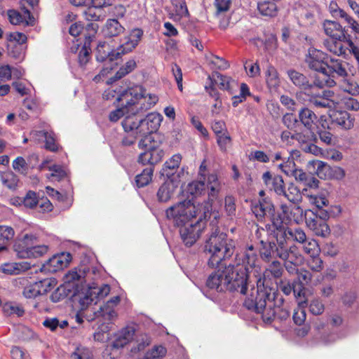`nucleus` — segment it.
<instances>
[{
	"label": "nucleus",
	"mask_w": 359,
	"mask_h": 359,
	"mask_svg": "<svg viewBox=\"0 0 359 359\" xmlns=\"http://www.w3.org/2000/svg\"><path fill=\"white\" fill-rule=\"evenodd\" d=\"M217 271L211 273L206 285L211 290L218 292L224 290H237L243 294H247V280L252 275L257 278L260 275L261 268L259 259L252 245L248 246L243 256H237L233 264H229L224 267L221 264Z\"/></svg>",
	"instance_id": "1"
},
{
	"label": "nucleus",
	"mask_w": 359,
	"mask_h": 359,
	"mask_svg": "<svg viewBox=\"0 0 359 359\" xmlns=\"http://www.w3.org/2000/svg\"><path fill=\"white\" fill-rule=\"evenodd\" d=\"M167 219L180 229V233L186 245H192L200 236L203 228V219L213 217L217 220L219 210L212 211L209 202L198 204L197 206L191 200L178 202L165 211Z\"/></svg>",
	"instance_id": "2"
},
{
	"label": "nucleus",
	"mask_w": 359,
	"mask_h": 359,
	"mask_svg": "<svg viewBox=\"0 0 359 359\" xmlns=\"http://www.w3.org/2000/svg\"><path fill=\"white\" fill-rule=\"evenodd\" d=\"M131 93H126L118 97L119 108L110 112L109 118L112 122H116L128 114H138L148 110L158 102L156 95L148 93L142 86H133Z\"/></svg>",
	"instance_id": "3"
},
{
	"label": "nucleus",
	"mask_w": 359,
	"mask_h": 359,
	"mask_svg": "<svg viewBox=\"0 0 359 359\" xmlns=\"http://www.w3.org/2000/svg\"><path fill=\"white\" fill-rule=\"evenodd\" d=\"M252 211L259 219L267 217L271 221L272 225L277 231L285 229L284 222H294L299 224L303 221L304 210L299 206L281 205L280 212L275 213L274 206L269 198H262L252 205Z\"/></svg>",
	"instance_id": "4"
},
{
	"label": "nucleus",
	"mask_w": 359,
	"mask_h": 359,
	"mask_svg": "<svg viewBox=\"0 0 359 359\" xmlns=\"http://www.w3.org/2000/svg\"><path fill=\"white\" fill-rule=\"evenodd\" d=\"M257 289L252 288L250 297H247L244 306L262 314L263 320L270 323L275 317L273 309L274 294L273 289L265 285V278L261 274L256 278Z\"/></svg>",
	"instance_id": "5"
},
{
	"label": "nucleus",
	"mask_w": 359,
	"mask_h": 359,
	"mask_svg": "<svg viewBox=\"0 0 359 359\" xmlns=\"http://www.w3.org/2000/svg\"><path fill=\"white\" fill-rule=\"evenodd\" d=\"M236 242L229 238L224 233L215 229L206 241L205 250L209 253L208 265L211 267L218 266L234 253Z\"/></svg>",
	"instance_id": "6"
},
{
	"label": "nucleus",
	"mask_w": 359,
	"mask_h": 359,
	"mask_svg": "<svg viewBox=\"0 0 359 359\" xmlns=\"http://www.w3.org/2000/svg\"><path fill=\"white\" fill-rule=\"evenodd\" d=\"M143 35V31L140 29H133L130 34L124 38L120 46L115 50L109 51V48L105 50L106 43H100L97 46V59L101 62H112L114 60L123 55L133 51L140 41Z\"/></svg>",
	"instance_id": "7"
},
{
	"label": "nucleus",
	"mask_w": 359,
	"mask_h": 359,
	"mask_svg": "<svg viewBox=\"0 0 359 359\" xmlns=\"http://www.w3.org/2000/svg\"><path fill=\"white\" fill-rule=\"evenodd\" d=\"M327 58L326 54L320 50L315 48L309 50L306 62L310 69L317 72L313 83L319 88L332 87L336 84L335 81L328 74L325 67V62Z\"/></svg>",
	"instance_id": "8"
},
{
	"label": "nucleus",
	"mask_w": 359,
	"mask_h": 359,
	"mask_svg": "<svg viewBox=\"0 0 359 359\" xmlns=\"http://www.w3.org/2000/svg\"><path fill=\"white\" fill-rule=\"evenodd\" d=\"M74 294V301L77 302L81 310L87 309L93 304L97 302L110 292V287L108 285H102L98 287L96 284H86L81 285V288H76Z\"/></svg>",
	"instance_id": "9"
},
{
	"label": "nucleus",
	"mask_w": 359,
	"mask_h": 359,
	"mask_svg": "<svg viewBox=\"0 0 359 359\" xmlns=\"http://www.w3.org/2000/svg\"><path fill=\"white\" fill-rule=\"evenodd\" d=\"M138 146L144 150L138 158L139 163L142 165H154L162 160L164 151L161 147V141L156 140V135L144 137L140 141Z\"/></svg>",
	"instance_id": "10"
},
{
	"label": "nucleus",
	"mask_w": 359,
	"mask_h": 359,
	"mask_svg": "<svg viewBox=\"0 0 359 359\" xmlns=\"http://www.w3.org/2000/svg\"><path fill=\"white\" fill-rule=\"evenodd\" d=\"M283 238L278 239V245L276 247V256L285 261V267L288 273H297V266L304 262V257L295 245L288 246L285 245Z\"/></svg>",
	"instance_id": "11"
},
{
	"label": "nucleus",
	"mask_w": 359,
	"mask_h": 359,
	"mask_svg": "<svg viewBox=\"0 0 359 359\" xmlns=\"http://www.w3.org/2000/svg\"><path fill=\"white\" fill-rule=\"evenodd\" d=\"M135 329L132 327L123 328L114 335L111 344L107 346L104 351L105 356L111 359L116 358L119 354V350L130 343L134 338Z\"/></svg>",
	"instance_id": "12"
},
{
	"label": "nucleus",
	"mask_w": 359,
	"mask_h": 359,
	"mask_svg": "<svg viewBox=\"0 0 359 359\" xmlns=\"http://www.w3.org/2000/svg\"><path fill=\"white\" fill-rule=\"evenodd\" d=\"M205 180V187L208 189V201L212 205V211L216 209V203L220 205V200L218 198L219 192L222 190V184L215 173L208 175L207 179Z\"/></svg>",
	"instance_id": "13"
},
{
	"label": "nucleus",
	"mask_w": 359,
	"mask_h": 359,
	"mask_svg": "<svg viewBox=\"0 0 359 359\" xmlns=\"http://www.w3.org/2000/svg\"><path fill=\"white\" fill-rule=\"evenodd\" d=\"M305 222L306 226L318 236L326 237L330 233L328 224L325 221L320 220L313 212H311V215H308L307 211L305 212Z\"/></svg>",
	"instance_id": "14"
},
{
	"label": "nucleus",
	"mask_w": 359,
	"mask_h": 359,
	"mask_svg": "<svg viewBox=\"0 0 359 359\" xmlns=\"http://www.w3.org/2000/svg\"><path fill=\"white\" fill-rule=\"evenodd\" d=\"M72 259V255L69 252H62L53 255L42 266V270L49 273H55L65 267H67Z\"/></svg>",
	"instance_id": "15"
},
{
	"label": "nucleus",
	"mask_w": 359,
	"mask_h": 359,
	"mask_svg": "<svg viewBox=\"0 0 359 359\" xmlns=\"http://www.w3.org/2000/svg\"><path fill=\"white\" fill-rule=\"evenodd\" d=\"M347 44L348 47L345 48L342 45L341 41H326L324 43L326 49L337 55H345L346 49H348L349 52L354 55L359 62V48L355 46L351 40L347 41Z\"/></svg>",
	"instance_id": "16"
},
{
	"label": "nucleus",
	"mask_w": 359,
	"mask_h": 359,
	"mask_svg": "<svg viewBox=\"0 0 359 359\" xmlns=\"http://www.w3.org/2000/svg\"><path fill=\"white\" fill-rule=\"evenodd\" d=\"M53 282L46 278L31 283L24 288L23 294L26 298H34L43 294L52 289Z\"/></svg>",
	"instance_id": "17"
},
{
	"label": "nucleus",
	"mask_w": 359,
	"mask_h": 359,
	"mask_svg": "<svg viewBox=\"0 0 359 359\" xmlns=\"http://www.w3.org/2000/svg\"><path fill=\"white\" fill-rule=\"evenodd\" d=\"M163 116L159 113L152 112L149 114L144 118H142L139 130L143 136L153 133L156 131L161 126Z\"/></svg>",
	"instance_id": "18"
},
{
	"label": "nucleus",
	"mask_w": 359,
	"mask_h": 359,
	"mask_svg": "<svg viewBox=\"0 0 359 359\" xmlns=\"http://www.w3.org/2000/svg\"><path fill=\"white\" fill-rule=\"evenodd\" d=\"M328 74L334 81L335 75L341 78L348 76V63L339 59L330 57L325 62Z\"/></svg>",
	"instance_id": "19"
},
{
	"label": "nucleus",
	"mask_w": 359,
	"mask_h": 359,
	"mask_svg": "<svg viewBox=\"0 0 359 359\" xmlns=\"http://www.w3.org/2000/svg\"><path fill=\"white\" fill-rule=\"evenodd\" d=\"M182 161V156L180 154H176L172 156L169 159H168L162 169V175H165L168 178H171L173 175L175 176L177 180H180L185 175L184 168H182L180 171L177 173H173V171L179 168Z\"/></svg>",
	"instance_id": "20"
},
{
	"label": "nucleus",
	"mask_w": 359,
	"mask_h": 359,
	"mask_svg": "<svg viewBox=\"0 0 359 359\" xmlns=\"http://www.w3.org/2000/svg\"><path fill=\"white\" fill-rule=\"evenodd\" d=\"M180 180H177L173 175L171 178L167 179L160 187L157 192V197L161 202H167L173 195L176 188L178 187Z\"/></svg>",
	"instance_id": "21"
},
{
	"label": "nucleus",
	"mask_w": 359,
	"mask_h": 359,
	"mask_svg": "<svg viewBox=\"0 0 359 359\" xmlns=\"http://www.w3.org/2000/svg\"><path fill=\"white\" fill-rule=\"evenodd\" d=\"M311 103L317 108H336L339 100L334 96L332 91L325 90L321 96L313 97L310 100Z\"/></svg>",
	"instance_id": "22"
},
{
	"label": "nucleus",
	"mask_w": 359,
	"mask_h": 359,
	"mask_svg": "<svg viewBox=\"0 0 359 359\" xmlns=\"http://www.w3.org/2000/svg\"><path fill=\"white\" fill-rule=\"evenodd\" d=\"M262 180L266 187L276 194L284 193L285 184L283 177L278 175H272L270 172H265L262 175Z\"/></svg>",
	"instance_id": "23"
},
{
	"label": "nucleus",
	"mask_w": 359,
	"mask_h": 359,
	"mask_svg": "<svg viewBox=\"0 0 359 359\" xmlns=\"http://www.w3.org/2000/svg\"><path fill=\"white\" fill-rule=\"evenodd\" d=\"M276 241L278 243V239L283 238L285 240V245H287V241L291 238L294 241L304 243L308 239L305 232L301 229H285L276 233Z\"/></svg>",
	"instance_id": "24"
},
{
	"label": "nucleus",
	"mask_w": 359,
	"mask_h": 359,
	"mask_svg": "<svg viewBox=\"0 0 359 359\" xmlns=\"http://www.w3.org/2000/svg\"><path fill=\"white\" fill-rule=\"evenodd\" d=\"M323 26L325 34L333 40L342 41L345 38V31L339 22L325 20Z\"/></svg>",
	"instance_id": "25"
},
{
	"label": "nucleus",
	"mask_w": 359,
	"mask_h": 359,
	"mask_svg": "<svg viewBox=\"0 0 359 359\" xmlns=\"http://www.w3.org/2000/svg\"><path fill=\"white\" fill-rule=\"evenodd\" d=\"M31 264L27 262H6L0 266V271L6 275H18L29 269Z\"/></svg>",
	"instance_id": "26"
},
{
	"label": "nucleus",
	"mask_w": 359,
	"mask_h": 359,
	"mask_svg": "<svg viewBox=\"0 0 359 359\" xmlns=\"http://www.w3.org/2000/svg\"><path fill=\"white\" fill-rule=\"evenodd\" d=\"M136 114H126L122 121V126L126 133H130L132 135L143 136L139 130L142 124V118H138Z\"/></svg>",
	"instance_id": "27"
},
{
	"label": "nucleus",
	"mask_w": 359,
	"mask_h": 359,
	"mask_svg": "<svg viewBox=\"0 0 359 359\" xmlns=\"http://www.w3.org/2000/svg\"><path fill=\"white\" fill-rule=\"evenodd\" d=\"M330 117L332 122L336 123L344 128L350 129L353 126V118L346 111L330 110Z\"/></svg>",
	"instance_id": "28"
},
{
	"label": "nucleus",
	"mask_w": 359,
	"mask_h": 359,
	"mask_svg": "<svg viewBox=\"0 0 359 359\" xmlns=\"http://www.w3.org/2000/svg\"><path fill=\"white\" fill-rule=\"evenodd\" d=\"M299 119L302 124L309 131L315 130L318 117L313 111L309 108H302L299 112Z\"/></svg>",
	"instance_id": "29"
},
{
	"label": "nucleus",
	"mask_w": 359,
	"mask_h": 359,
	"mask_svg": "<svg viewBox=\"0 0 359 359\" xmlns=\"http://www.w3.org/2000/svg\"><path fill=\"white\" fill-rule=\"evenodd\" d=\"M30 138L35 141H41L44 138L46 142V149L51 151H55L57 149V145L55 144V135L53 133H48L44 131H32L30 133Z\"/></svg>",
	"instance_id": "30"
},
{
	"label": "nucleus",
	"mask_w": 359,
	"mask_h": 359,
	"mask_svg": "<svg viewBox=\"0 0 359 359\" xmlns=\"http://www.w3.org/2000/svg\"><path fill=\"white\" fill-rule=\"evenodd\" d=\"M37 242V237L33 233H25L22 235L14 246L18 257H19L20 251H28V250H30Z\"/></svg>",
	"instance_id": "31"
},
{
	"label": "nucleus",
	"mask_w": 359,
	"mask_h": 359,
	"mask_svg": "<svg viewBox=\"0 0 359 359\" xmlns=\"http://www.w3.org/2000/svg\"><path fill=\"white\" fill-rule=\"evenodd\" d=\"M125 28L116 19L107 20L103 29V34L106 37H114L123 33Z\"/></svg>",
	"instance_id": "32"
},
{
	"label": "nucleus",
	"mask_w": 359,
	"mask_h": 359,
	"mask_svg": "<svg viewBox=\"0 0 359 359\" xmlns=\"http://www.w3.org/2000/svg\"><path fill=\"white\" fill-rule=\"evenodd\" d=\"M172 12L170 13V18L174 20H180L189 15L188 8L184 0H172Z\"/></svg>",
	"instance_id": "33"
},
{
	"label": "nucleus",
	"mask_w": 359,
	"mask_h": 359,
	"mask_svg": "<svg viewBox=\"0 0 359 359\" xmlns=\"http://www.w3.org/2000/svg\"><path fill=\"white\" fill-rule=\"evenodd\" d=\"M119 302L120 297L118 296L114 297L107 302L104 307H100V310L97 312V316H101L106 320H113L116 316L114 307L116 306Z\"/></svg>",
	"instance_id": "34"
},
{
	"label": "nucleus",
	"mask_w": 359,
	"mask_h": 359,
	"mask_svg": "<svg viewBox=\"0 0 359 359\" xmlns=\"http://www.w3.org/2000/svg\"><path fill=\"white\" fill-rule=\"evenodd\" d=\"M86 270L81 269H74L69 271L65 276V282L69 284H73L78 286L79 283L81 285L86 282Z\"/></svg>",
	"instance_id": "35"
},
{
	"label": "nucleus",
	"mask_w": 359,
	"mask_h": 359,
	"mask_svg": "<svg viewBox=\"0 0 359 359\" xmlns=\"http://www.w3.org/2000/svg\"><path fill=\"white\" fill-rule=\"evenodd\" d=\"M48 249L47 245H34L28 251H20L19 257L22 259L37 258L46 255Z\"/></svg>",
	"instance_id": "36"
},
{
	"label": "nucleus",
	"mask_w": 359,
	"mask_h": 359,
	"mask_svg": "<svg viewBox=\"0 0 359 359\" xmlns=\"http://www.w3.org/2000/svg\"><path fill=\"white\" fill-rule=\"evenodd\" d=\"M136 62L134 60H130L123 65L115 74L114 77H111L107 81V83L110 84L112 82L121 79L126 74L133 72L136 67Z\"/></svg>",
	"instance_id": "37"
},
{
	"label": "nucleus",
	"mask_w": 359,
	"mask_h": 359,
	"mask_svg": "<svg viewBox=\"0 0 359 359\" xmlns=\"http://www.w3.org/2000/svg\"><path fill=\"white\" fill-rule=\"evenodd\" d=\"M133 88V87L124 89L121 86H112L104 92L103 98L107 100H112L114 99L118 103V97L120 95L126 93H131L130 90Z\"/></svg>",
	"instance_id": "38"
},
{
	"label": "nucleus",
	"mask_w": 359,
	"mask_h": 359,
	"mask_svg": "<svg viewBox=\"0 0 359 359\" xmlns=\"http://www.w3.org/2000/svg\"><path fill=\"white\" fill-rule=\"evenodd\" d=\"M83 14L85 19L88 21H102L105 18V13L102 9L93 6L86 8Z\"/></svg>",
	"instance_id": "39"
},
{
	"label": "nucleus",
	"mask_w": 359,
	"mask_h": 359,
	"mask_svg": "<svg viewBox=\"0 0 359 359\" xmlns=\"http://www.w3.org/2000/svg\"><path fill=\"white\" fill-rule=\"evenodd\" d=\"M266 82L269 88H276L280 84V79L276 69L269 65L265 72Z\"/></svg>",
	"instance_id": "40"
},
{
	"label": "nucleus",
	"mask_w": 359,
	"mask_h": 359,
	"mask_svg": "<svg viewBox=\"0 0 359 359\" xmlns=\"http://www.w3.org/2000/svg\"><path fill=\"white\" fill-rule=\"evenodd\" d=\"M298 307L294 310L293 313V320L296 325H302L306 320L305 307L307 306L306 300H298Z\"/></svg>",
	"instance_id": "41"
},
{
	"label": "nucleus",
	"mask_w": 359,
	"mask_h": 359,
	"mask_svg": "<svg viewBox=\"0 0 359 359\" xmlns=\"http://www.w3.org/2000/svg\"><path fill=\"white\" fill-rule=\"evenodd\" d=\"M260 243V255L264 260L268 262L271 258L273 253L276 254V247L278 246V243L275 244L274 243L264 242L263 241H262Z\"/></svg>",
	"instance_id": "42"
},
{
	"label": "nucleus",
	"mask_w": 359,
	"mask_h": 359,
	"mask_svg": "<svg viewBox=\"0 0 359 359\" xmlns=\"http://www.w3.org/2000/svg\"><path fill=\"white\" fill-rule=\"evenodd\" d=\"M341 89L351 95L359 94V86L352 78H343L340 84Z\"/></svg>",
	"instance_id": "43"
},
{
	"label": "nucleus",
	"mask_w": 359,
	"mask_h": 359,
	"mask_svg": "<svg viewBox=\"0 0 359 359\" xmlns=\"http://www.w3.org/2000/svg\"><path fill=\"white\" fill-rule=\"evenodd\" d=\"M284 196L288 201L293 203H297L302 200V193L300 190L293 184H289L287 189H284Z\"/></svg>",
	"instance_id": "44"
},
{
	"label": "nucleus",
	"mask_w": 359,
	"mask_h": 359,
	"mask_svg": "<svg viewBox=\"0 0 359 359\" xmlns=\"http://www.w3.org/2000/svg\"><path fill=\"white\" fill-rule=\"evenodd\" d=\"M258 10L262 15L273 17L276 15L278 9L275 3L271 1H263L258 4Z\"/></svg>",
	"instance_id": "45"
},
{
	"label": "nucleus",
	"mask_w": 359,
	"mask_h": 359,
	"mask_svg": "<svg viewBox=\"0 0 359 359\" xmlns=\"http://www.w3.org/2000/svg\"><path fill=\"white\" fill-rule=\"evenodd\" d=\"M13 236V228L8 226H0V251L5 248Z\"/></svg>",
	"instance_id": "46"
},
{
	"label": "nucleus",
	"mask_w": 359,
	"mask_h": 359,
	"mask_svg": "<svg viewBox=\"0 0 359 359\" xmlns=\"http://www.w3.org/2000/svg\"><path fill=\"white\" fill-rule=\"evenodd\" d=\"M287 75L290 81L297 86L306 89L309 86L308 81L302 74L294 71L288 70Z\"/></svg>",
	"instance_id": "47"
},
{
	"label": "nucleus",
	"mask_w": 359,
	"mask_h": 359,
	"mask_svg": "<svg viewBox=\"0 0 359 359\" xmlns=\"http://www.w3.org/2000/svg\"><path fill=\"white\" fill-rule=\"evenodd\" d=\"M303 244V250L309 257L319 255L320 249L317 241L314 239H308Z\"/></svg>",
	"instance_id": "48"
},
{
	"label": "nucleus",
	"mask_w": 359,
	"mask_h": 359,
	"mask_svg": "<svg viewBox=\"0 0 359 359\" xmlns=\"http://www.w3.org/2000/svg\"><path fill=\"white\" fill-rule=\"evenodd\" d=\"M1 180L2 184L10 189H15L19 182L18 177L13 172H4Z\"/></svg>",
	"instance_id": "49"
},
{
	"label": "nucleus",
	"mask_w": 359,
	"mask_h": 359,
	"mask_svg": "<svg viewBox=\"0 0 359 359\" xmlns=\"http://www.w3.org/2000/svg\"><path fill=\"white\" fill-rule=\"evenodd\" d=\"M154 170L151 168H147L143 170L142 173L136 176L135 182L139 187L147 185L151 180Z\"/></svg>",
	"instance_id": "50"
},
{
	"label": "nucleus",
	"mask_w": 359,
	"mask_h": 359,
	"mask_svg": "<svg viewBox=\"0 0 359 359\" xmlns=\"http://www.w3.org/2000/svg\"><path fill=\"white\" fill-rule=\"evenodd\" d=\"M206 59L208 63L212 65V68L214 69L224 70L229 67L227 61L217 55H210V56H208Z\"/></svg>",
	"instance_id": "51"
},
{
	"label": "nucleus",
	"mask_w": 359,
	"mask_h": 359,
	"mask_svg": "<svg viewBox=\"0 0 359 359\" xmlns=\"http://www.w3.org/2000/svg\"><path fill=\"white\" fill-rule=\"evenodd\" d=\"M205 189L204 181L198 180L189 183L187 186V192L193 196L201 194Z\"/></svg>",
	"instance_id": "52"
},
{
	"label": "nucleus",
	"mask_w": 359,
	"mask_h": 359,
	"mask_svg": "<svg viewBox=\"0 0 359 359\" xmlns=\"http://www.w3.org/2000/svg\"><path fill=\"white\" fill-rule=\"evenodd\" d=\"M241 92L238 95H235L232 97V104L233 107H237L240 103L245 100L248 95H250V90L246 83H241Z\"/></svg>",
	"instance_id": "53"
},
{
	"label": "nucleus",
	"mask_w": 359,
	"mask_h": 359,
	"mask_svg": "<svg viewBox=\"0 0 359 359\" xmlns=\"http://www.w3.org/2000/svg\"><path fill=\"white\" fill-rule=\"evenodd\" d=\"M91 351L86 347L79 346L71 354V359H90Z\"/></svg>",
	"instance_id": "54"
},
{
	"label": "nucleus",
	"mask_w": 359,
	"mask_h": 359,
	"mask_svg": "<svg viewBox=\"0 0 359 359\" xmlns=\"http://www.w3.org/2000/svg\"><path fill=\"white\" fill-rule=\"evenodd\" d=\"M309 308V311L315 316L322 314L325 310L324 304L318 297L314 298L310 302Z\"/></svg>",
	"instance_id": "55"
},
{
	"label": "nucleus",
	"mask_w": 359,
	"mask_h": 359,
	"mask_svg": "<svg viewBox=\"0 0 359 359\" xmlns=\"http://www.w3.org/2000/svg\"><path fill=\"white\" fill-rule=\"evenodd\" d=\"M217 142L221 151H226L231 145V138L228 132L217 135Z\"/></svg>",
	"instance_id": "56"
},
{
	"label": "nucleus",
	"mask_w": 359,
	"mask_h": 359,
	"mask_svg": "<svg viewBox=\"0 0 359 359\" xmlns=\"http://www.w3.org/2000/svg\"><path fill=\"white\" fill-rule=\"evenodd\" d=\"M307 197L309 198L310 203L316 205L319 209L328 205V201L324 194H310L308 195Z\"/></svg>",
	"instance_id": "57"
},
{
	"label": "nucleus",
	"mask_w": 359,
	"mask_h": 359,
	"mask_svg": "<svg viewBox=\"0 0 359 359\" xmlns=\"http://www.w3.org/2000/svg\"><path fill=\"white\" fill-rule=\"evenodd\" d=\"M337 100H339V103H337V105L343 104L346 107V109L349 110H359V102H358L357 100L353 97H337Z\"/></svg>",
	"instance_id": "58"
},
{
	"label": "nucleus",
	"mask_w": 359,
	"mask_h": 359,
	"mask_svg": "<svg viewBox=\"0 0 359 359\" xmlns=\"http://www.w3.org/2000/svg\"><path fill=\"white\" fill-rule=\"evenodd\" d=\"M214 5L216 8V15L217 16L221 15L226 13L231 6V0H215Z\"/></svg>",
	"instance_id": "59"
},
{
	"label": "nucleus",
	"mask_w": 359,
	"mask_h": 359,
	"mask_svg": "<svg viewBox=\"0 0 359 359\" xmlns=\"http://www.w3.org/2000/svg\"><path fill=\"white\" fill-rule=\"evenodd\" d=\"M38 203V197L34 191H28L26 196L23 198V205L25 208L32 209L36 206Z\"/></svg>",
	"instance_id": "60"
},
{
	"label": "nucleus",
	"mask_w": 359,
	"mask_h": 359,
	"mask_svg": "<svg viewBox=\"0 0 359 359\" xmlns=\"http://www.w3.org/2000/svg\"><path fill=\"white\" fill-rule=\"evenodd\" d=\"M48 170L51 171V174L48 178H55L56 180L60 181L67 175L66 170L58 165H53L48 166Z\"/></svg>",
	"instance_id": "61"
},
{
	"label": "nucleus",
	"mask_w": 359,
	"mask_h": 359,
	"mask_svg": "<svg viewBox=\"0 0 359 359\" xmlns=\"http://www.w3.org/2000/svg\"><path fill=\"white\" fill-rule=\"evenodd\" d=\"M218 86L222 90H228L230 93H233L231 88V83H234V81L231 78L218 74L217 75Z\"/></svg>",
	"instance_id": "62"
},
{
	"label": "nucleus",
	"mask_w": 359,
	"mask_h": 359,
	"mask_svg": "<svg viewBox=\"0 0 359 359\" xmlns=\"http://www.w3.org/2000/svg\"><path fill=\"white\" fill-rule=\"evenodd\" d=\"M278 167L286 175L292 174L296 169L293 158H291L290 157H288L286 161L284 160L282 163H280L278 165Z\"/></svg>",
	"instance_id": "63"
},
{
	"label": "nucleus",
	"mask_w": 359,
	"mask_h": 359,
	"mask_svg": "<svg viewBox=\"0 0 359 359\" xmlns=\"http://www.w3.org/2000/svg\"><path fill=\"white\" fill-rule=\"evenodd\" d=\"M308 266L312 271L318 272L323 269V261L319 255L311 256L308 261Z\"/></svg>",
	"instance_id": "64"
}]
</instances>
